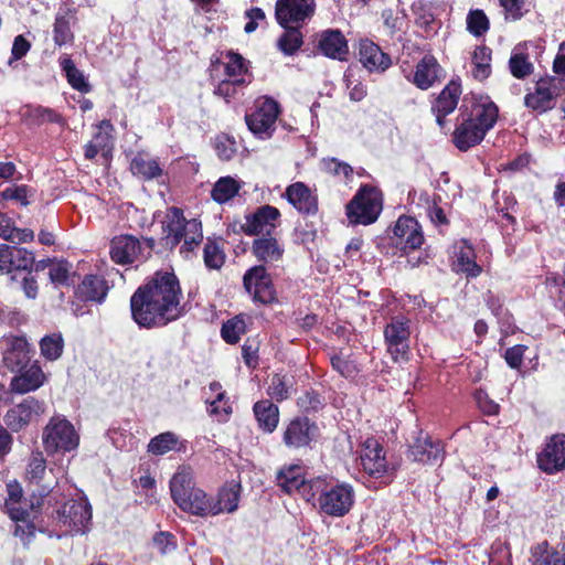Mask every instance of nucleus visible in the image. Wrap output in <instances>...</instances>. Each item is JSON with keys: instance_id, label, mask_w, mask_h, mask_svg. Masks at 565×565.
<instances>
[{"instance_id": "13", "label": "nucleus", "mask_w": 565, "mask_h": 565, "mask_svg": "<svg viewBox=\"0 0 565 565\" xmlns=\"http://www.w3.org/2000/svg\"><path fill=\"white\" fill-rule=\"evenodd\" d=\"M316 12V0H277L275 18L280 26L307 24Z\"/></svg>"}, {"instance_id": "31", "label": "nucleus", "mask_w": 565, "mask_h": 565, "mask_svg": "<svg viewBox=\"0 0 565 565\" xmlns=\"http://www.w3.org/2000/svg\"><path fill=\"white\" fill-rule=\"evenodd\" d=\"M532 565H565V542L551 545L543 541L531 548Z\"/></svg>"}, {"instance_id": "62", "label": "nucleus", "mask_w": 565, "mask_h": 565, "mask_svg": "<svg viewBox=\"0 0 565 565\" xmlns=\"http://www.w3.org/2000/svg\"><path fill=\"white\" fill-rule=\"evenodd\" d=\"M153 545L161 554H167L175 550L177 543L174 535L169 532H160L153 537Z\"/></svg>"}, {"instance_id": "45", "label": "nucleus", "mask_w": 565, "mask_h": 565, "mask_svg": "<svg viewBox=\"0 0 565 565\" xmlns=\"http://www.w3.org/2000/svg\"><path fill=\"white\" fill-rule=\"evenodd\" d=\"M61 67L65 72L67 82L74 89L81 93H88L90 90V86L85 79L84 74L75 66L71 58H63L61 61Z\"/></svg>"}, {"instance_id": "60", "label": "nucleus", "mask_w": 565, "mask_h": 565, "mask_svg": "<svg viewBox=\"0 0 565 565\" xmlns=\"http://www.w3.org/2000/svg\"><path fill=\"white\" fill-rule=\"evenodd\" d=\"M324 170L332 175H343L350 178L353 173V169L347 162L340 161L335 158L323 160Z\"/></svg>"}, {"instance_id": "26", "label": "nucleus", "mask_w": 565, "mask_h": 565, "mask_svg": "<svg viewBox=\"0 0 565 565\" xmlns=\"http://www.w3.org/2000/svg\"><path fill=\"white\" fill-rule=\"evenodd\" d=\"M317 47L327 57L345 61L349 54L348 41L338 29H327L317 35Z\"/></svg>"}, {"instance_id": "34", "label": "nucleus", "mask_w": 565, "mask_h": 565, "mask_svg": "<svg viewBox=\"0 0 565 565\" xmlns=\"http://www.w3.org/2000/svg\"><path fill=\"white\" fill-rule=\"evenodd\" d=\"M107 281L97 275H87L78 285L77 295L84 301L103 302L107 296Z\"/></svg>"}, {"instance_id": "43", "label": "nucleus", "mask_w": 565, "mask_h": 565, "mask_svg": "<svg viewBox=\"0 0 565 565\" xmlns=\"http://www.w3.org/2000/svg\"><path fill=\"white\" fill-rule=\"evenodd\" d=\"M239 190V184L231 177L220 178L214 184L211 196L217 203H225L234 198Z\"/></svg>"}, {"instance_id": "27", "label": "nucleus", "mask_w": 565, "mask_h": 565, "mask_svg": "<svg viewBox=\"0 0 565 565\" xmlns=\"http://www.w3.org/2000/svg\"><path fill=\"white\" fill-rule=\"evenodd\" d=\"M303 473V467L299 463L285 466L277 472V483L285 492H298L308 500L310 480L307 481Z\"/></svg>"}, {"instance_id": "41", "label": "nucleus", "mask_w": 565, "mask_h": 565, "mask_svg": "<svg viewBox=\"0 0 565 565\" xmlns=\"http://www.w3.org/2000/svg\"><path fill=\"white\" fill-rule=\"evenodd\" d=\"M71 11L58 12L55 18L53 25V40L57 46L72 43L74 40L73 32L71 30Z\"/></svg>"}, {"instance_id": "22", "label": "nucleus", "mask_w": 565, "mask_h": 565, "mask_svg": "<svg viewBox=\"0 0 565 565\" xmlns=\"http://www.w3.org/2000/svg\"><path fill=\"white\" fill-rule=\"evenodd\" d=\"M537 463L541 470L546 473H556L565 470V435L552 436L544 449L537 456Z\"/></svg>"}, {"instance_id": "9", "label": "nucleus", "mask_w": 565, "mask_h": 565, "mask_svg": "<svg viewBox=\"0 0 565 565\" xmlns=\"http://www.w3.org/2000/svg\"><path fill=\"white\" fill-rule=\"evenodd\" d=\"M53 522L65 532L84 534L92 520V507L84 498L70 500L52 515Z\"/></svg>"}, {"instance_id": "35", "label": "nucleus", "mask_w": 565, "mask_h": 565, "mask_svg": "<svg viewBox=\"0 0 565 565\" xmlns=\"http://www.w3.org/2000/svg\"><path fill=\"white\" fill-rule=\"evenodd\" d=\"M241 484L236 482H231L225 484L217 493L216 499L211 497V503L214 508L215 515L227 512L233 513L238 508L239 497H241Z\"/></svg>"}, {"instance_id": "6", "label": "nucleus", "mask_w": 565, "mask_h": 565, "mask_svg": "<svg viewBox=\"0 0 565 565\" xmlns=\"http://www.w3.org/2000/svg\"><path fill=\"white\" fill-rule=\"evenodd\" d=\"M382 207V192L372 185L364 184L347 205V216L353 224L370 225L377 220Z\"/></svg>"}, {"instance_id": "42", "label": "nucleus", "mask_w": 565, "mask_h": 565, "mask_svg": "<svg viewBox=\"0 0 565 565\" xmlns=\"http://www.w3.org/2000/svg\"><path fill=\"white\" fill-rule=\"evenodd\" d=\"M250 84V78H226L221 81L214 89V94L223 98L226 103L235 99L237 94Z\"/></svg>"}, {"instance_id": "1", "label": "nucleus", "mask_w": 565, "mask_h": 565, "mask_svg": "<svg viewBox=\"0 0 565 565\" xmlns=\"http://www.w3.org/2000/svg\"><path fill=\"white\" fill-rule=\"evenodd\" d=\"M181 299L178 277L170 271H157L132 294V319L147 329L164 327L183 315Z\"/></svg>"}, {"instance_id": "49", "label": "nucleus", "mask_w": 565, "mask_h": 565, "mask_svg": "<svg viewBox=\"0 0 565 565\" xmlns=\"http://www.w3.org/2000/svg\"><path fill=\"white\" fill-rule=\"evenodd\" d=\"M246 331V323L243 318L235 317L226 321L222 329L221 334L226 343L235 344L239 341L241 335Z\"/></svg>"}, {"instance_id": "14", "label": "nucleus", "mask_w": 565, "mask_h": 565, "mask_svg": "<svg viewBox=\"0 0 565 565\" xmlns=\"http://www.w3.org/2000/svg\"><path fill=\"white\" fill-rule=\"evenodd\" d=\"M320 435L318 425L308 417L298 416L285 427L282 443L289 449L311 448Z\"/></svg>"}, {"instance_id": "38", "label": "nucleus", "mask_w": 565, "mask_h": 565, "mask_svg": "<svg viewBox=\"0 0 565 565\" xmlns=\"http://www.w3.org/2000/svg\"><path fill=\"white\" fill-rule=\"evenodd\" d=\"M44 381V373L38 365H31L20 375L14 376L11 382V388L17 393H28L39 388Z\"/></svg>"}, {"instance_id": "29", "label": "nucleus", "mask_w": 565, "mask_h": 565, "mask_svg": "<svg viewBox=\"0 0 565 565\" xmlns=\"http://www.w3.org/2000/svg\"><path fill=\"white\" fill-rule=\"evenodd\" d=\"M288 202L302 214H315L318 211L317 198L310 189L302 182L290 184L286 189Z\"/></svg>"}, {"instance_id": "63", "label": "nucleus", "mask_w": 565, "mask_h": 565, "mask_svg": "<svg viewBox=\"0 0 565 565\" xmlns=\"http://www.w3.org/2000/svg\"><path fill=\"white\" fill-rule=\"evenodd\" d=\"M39 504V501L36 502V504L34 502H31L29 504L26 499H23L21 500V503H15L13 505V508L18 510L17 512L4 511V513H7L12 521L23 520L24 516H30L36 513L35 508Z\"/></svg>"}, {"instance_id": "17", "label": "nucleus", "mask_w": 565, "mask_h": 565, "mask_svg": "<svg viewBox=\"0 0 565 565\" xmlns=\"http://www.w3.org/2000/svg\"><path fill=\"white\" fill-rule=\"evenodd\" d=\"M360 460L363 471L372 478L379 479L393 473L394 468L388 466L383 446L373 437L366 438L362 444Z\"/></svg>"}, {"instance_id": "47", "label": "nucleus", "mask_w": 565, "mask_h": 565, "mask_svg": "<svg viewBox=\"0 0 565 565\" xmlns=\"http://www.w3.org/2000/svg\"><path fill=\"white\" fill-rule=\"evenodd\" d=\"M33 195L34 190L26 184H14L8 186L0 193L2 200L14 201L21 206H28L30 204V198H33Z\"/></svg>"}, {"instance_id": "24", "label": "nucleus", "mask_w": 565, "mask_h": 565, "mask_svg": "<svg viewBox=\"0 0 565 565\" xmlns=\"http://www.w3.org/2000/svg\"><path fill=\"white\" fill-rule=\"evenodd\" d=\"M408 457L416 462L435 465L444 458V446L440 440L420 433L409 446Z\"/></svg>"}, {"instance_id": "44", "label": "nucleus", "mask_w": 565, "mask_h": 565, "mask_svg": "<svg viewBox=\"0 0 565 565\" xmlns=\"http://www.w3.org/2000/svg\"><path fill=\"white\" fill-rule=\"evenodd\" d=\"M491 50L487 46H477L472 53L473 77L484 79L490 75Z\"/></svg>"}, {"instance_id": "16", "label": "nucleus", "mask_w": 565, "mask_h": 565, "mask_svg": "<svg viewBox=\"0 0 565 565\" xmlns=\"http://www.w3.org/2000/svg\"><path fill=\"white\" fill-rule=\"evenodd\" d=\"M25 479L29 484L36 487L38 494L49 495L57 486L53 469L46 468V461L41 451H33L25 468Z\"/></svg>"}, {"instance_id": "30", "label": "nucleus", "mask_w": 565, "mask_h": 565, "mask_svg": "<svg viewBox=\"0 0 565 565\" xmlns=\"http://www.w3.org/2000/svg\"><path fill=\"white\" fill-rule=\"evenodd\" d=\"M460 94V85L450 82L436 98L431 110L436 116V121L439 127H444L445 117L456 109Z\"/></svg>"}, {"instance_id": "51", "label": "nucleus", "mask_w": 565, "mask_h": 565, "mask_svg": "<svg viewBox=\"0 0 565 565\" xmlns=\"http://www.w3.org/2000/svg\"><path fill=\"white\" fill-rule=\"evenodd\" d=\"M28 115L38 125H42L44 122H53V124H57V125L65 124V120L62 117V115L49 107H43V106L30 107Z\"/></svg>"}, {"instance_id": "64", "label": "nucleus", "mask_w": 565, "mask_h": 565, "mask_svg": "<svg viewBox=\"0 0 565 565\" xmlns=\"http://www.w3.org/2000/svg\"><path fill=\"white\" fill-rule=\"evenodd\" d=\"M113 129V125L108 120H103L98 125V131L93 137V142L102 150L109 147L110 135L108 130Z\"/></svg>"}, {"instance_id": "20", "label": "nucleus", "mask_w": 565, "mask_h": 565, "mask_svg": "<svg viewBox=\"0 0 565 565\" xmlns=\"http://www.w3.org/2000/svg\"><path fill=\"white\" fill-rule=\"evenodd\" d=\"M45 412L43 402L29 396L8 409L4 423L12 431H20Z\"/></svg>"}, {"instance_id": "28", "label": "nucleus", "mask_w": 565, "mask_h": 565, "mask_svg": "<svg viewBox=\"0 0 565 565\" xmlns=\"http://www.w3.org/2000/svg\"><path fill=\"white\" fill-rule=\"evenodd\" d=\"M360 62L369 72H385L391 65L392 60L374 42L365 39L360 41L359 45Z\"/></svg>"}, {"instance_id": "5", "label": "nucleus", "mask_w": 565, "mask_h": 565, "mask_svg": "<svg viewBox=\"0 0 565 565\" xmlns=\"http://www.w3.org/2000/svg\"><path fill=\"white\" fill-rule=\"evenodd\" d=\"M170 492L174 503L184 512L196 516L215 515L214 508L204 490L195 487L192 470L179 467L170 480Z\"/></svg>"}, {"instance_id": "8", "label": "nucleus", "mask_w": 565, "mask_h": 565, "mask_svg": "<svg viewBox=\"0 0 565 565\" xmlns=\"http://www.w3.org/2000/svg\"><path fill=\"white\" fill-rule=\"evenodd\" d=\"M565 93V78L557 76H546L540 78L533 92L524 97V105L539 114L553 109L556 105V98Z\"/></svg>"}, {"instance_id": "40", "label": "nucleus", "mask_w": 565, "mask_h": 565, "mask_svg": "<svg viewBox=\"0 0 565 565\" xmlns=\"http://www.w3.org/2000/svg\"><path fill=\"white\" fill-rule=\"evenodd\" d=\"M302 26L296 24L282 26L285 32L278 39L277 46L285 55H294L301 47L303 35L300 29Z\"/></svg>"}, {"instance_id": "56", "label": "nucleus", "mask_w": 565, "mask_h": 565, "mask_svg": "<svg viewBox=\"0 0 565 565\" xmlns=\"http://www.w3.org/2000/svg\"><path fill=\"white\" fill-rule=\"evenodd\" d=\"M49 276L54 285H68L71 276L70 264L65 260L53 263L49 269Z\"/></svg>"}, {"instance_id": "53", "label": "nucleus", "mask_w": 565, "mask_h": 565, "mask_svg": "<svg viewBox=\"0 0 565 565\" xmlns=\"http://www.w3.org/2000/svg\"><path fill=\"white\" fill-rule=\"evenodd\" d=\"M35 513L30 516H24L23 520H15L13 534L19 537L23 545H28L35 535L34 524Z\"/></svg>"}, {"instance_id": "23", "label": "nucleus", "mask_w": 565, "mask_h": 565, "mask_svg": "<svg viewBox=\"0 0 565 565\" xmlns=\"http://www.w3.org/2000/svg\"><path fill=\"white\" fill-rule=\"evenodd\" d=\"M3 363L12 372L22 371L30 362V348L26 339L19 335L3 338Z\"/></svg>"}, {"instance_id": "19", "label": "nucleus", "mask_w": 565, "mask_h": 565, "mask_svg": "<svg viewBox=\"0 0 565 565\" xmlns=\"http://www.w3.org/2000/svg\"><path fill=\"white\" fill-rule=\"evenodd\" d=\"M279 210L271 205H263L253 213L245 215L241 228L248 236L264 237L271 235L277 227Z\"/></svg>"}, {"instance_id": "48", "label": "nucleus", "mask_w": 565, "mask_h": 565, "mask_svg": "<svg viewBox=\"0 0 565 565\" xmlns=\"http://www.w3.org/2000/svg\"><path fill=\"white\" fill-rule=\"evenodd\" d=\"M178 441L179 438L174 433H162L150 440L148 451L157 456L164 455L173 450Z\"/></svg>"}, {"instance_id": "12", "label": "nucleus", "mask_w": 565, "mask_h": 565, "mask_svg": "<svg viewBox=\"0 0 565 565\" xmlns=\"http://www.w3.org/2000/svg\"><path fill=\"white\" fill-rule=\"evenodd\" d=\"M384 342L392 359L397 362L406 359L409 352L411 320L404 316H394L383 331Z\"/></svg>"}, {"instance_id": "37", "label": "nucleus", "mask_w": 565, "mask_h": 565, "mask_svg": "<svg viewBox=\"0 0 565 565\" xmlns=\"http://www.w3.org/2000/svg\"><path fill=\"white\" fill-rule=\"evenodd\" d=\"M254 415L258 426L266 433H273L279 423V409L269 399H262L254 404Z\"/></svg>"}, {"instance_id": "46", "label": "nucleus", "mask_w": 565, "mask_h": 565, "mask_svg": "<svg viewBox=\"0 0 565 565\" xmlns=\"http://www.w3.org/2000/svg\"><path fill=\"white\" fill-rule=\"evenodd\" d=\"M63 348L64 341L60 333L45 335L40 341L41 354L49 361L57 360L63 353Z\"/></svg>"}, {"instance_id": "55", "label": "nucleus", "mask_w": 565, "mask_h": 565, "mask_svg": "<svg viewBox=\"0 0 565 565\" xmlns=\"http://www.w3.org/2000/svg\"><path fill=\"white\" fill-rule=\"evenodd\" d=\"M267 394L277 402L287 399L289 397V386L285 377L280 374L273 375L267 388Z\"/></svg>"}, {"instance_id": "11", "label": "nucleus", "mask_w": 565, "mask_h": 565, "mask_svg": "<svg viewBox=\"0 0 565 565\" xmlns=\"http://www.w3.org/2000/svg\"><path fill=\"white\" fill-rule=\"evenodd\" d=\"M79 437L65 418L53 417L43 431V444L49 454L71 451L78 446Z\"/></svg>"}, {"instance_id": "57", "label": "nucleus", "mask_w": 565, "mask_h": 565, "mask_svg": "<svg viewBox=\"0 0 565 565\" xmlns=\"http://www.w3.org/2000/svg\"><path fill=\"white\" fill-rule=\"evenodd\" d=\"M511 74L516 78H524L533 71V65L527 61V57L522 54L512 55L509 61Z\"/></svg>"}, {"instance_id": "59", "label": "nucleus", "mask_w": 565, "mask_h": 565, "mask_svg": "<svg viewBox=\"0 0 565 565\" xmlns=\"http://www.w3.org/2000/svg\"><path fill=\"white\" fill-rule=\"evenodd\" d=\"M500 4L504 9L505 18L513 21L520 20L527 12L523 0H500Z\"/></svg>"}, {"instance_id": "52", "label": "nucleus", "mask_w": 565, "mask_h": 565, "mask_svg": "<svg viewBox=\"0 0 565 565\" xmlns=\"http://www.w3.org/2000/svg\"><path fill=\"white\" fill-rule=\"evenodd\" d=\"M467 29L476 35L481 36L489 30V19L486 13L480 10H471L467 17Z\"/></svg>"}, {"instance_id": "21", "label": "nucleus", "mask_w": 565, "mask_h": 565, "mask_svg": "<svg viewBox=\"0 0 565 565\" xmlns=\"http://www.w3.org/2000/svg\"><path fill=\"white\" fill-rule=\"evenodd\" d=\"M394 244L403 253L418 249L424 243V234L419 223L412 216H401L394 226Z\"/></svg>"}, {"instance_id": "32", "label": "nucleus", "mask_w": 565, "mask_h": 565, "mask_svg": "<svg viewBox=\"0 0 565 565\" xmlns=\"http://www.w3.org/2000/svg\"><path fill=\"white\" fill-rule=\"evenodd\" d=\"M252 253L258 262L271 264L282 258L285 249L271 234L255 238L252 244Z\"/></svg>"}, {"instance_id": "4", "label": "nucleus", "mask_w": 565, "mask_h": 565, "mask_svg": "<svg viewBox=\"0 0 565 565\" xmlns=\"http://www.w3.org/2000/svg\"><path fill=\"white\" fill-rule=\"evenodd\" d=\"M182 241L180 254L189 258L203 241L202 224L196 218L186 220L180 207H169L162 221L161 243L164 247L173 249Z\"/></svg>"}, {"instance_id": "18", "label": "nucleus", "mask_w": 565, "mask_h": 565, "mask_svg": "<svg viewBox=\"0 0 565 565\" xmlns=\"http://www.w3.org/2000/svg\"><path fill=\"white\" fill-rule=\"evenodd\" d=\"M34 260L33 253L24 247L0 244V270L13 273V280H17L19 275L32 270Z\"/></svg>"}, {"instance_id": "61", "label": "nucleus", "mask_w": 565, "mask_h": 565, "mask_svg": "<svg viewBox=\"0 0 565 565\" xmlns=\"http://www.w3.org/2000/svg\"><path fill=\"white\" fill-rule=\"evenodd\" d=\"M475 401L480 411L487 415H495L499 412V405L493 402L487 392L483 390H477L475 393Z\"/></svg>"}, {"instance_id": "50", "label": "nucleus", "mask_w": 565, "mask_h": 565, "mask_svg": "<svg viewBox=\"0 0 565 565\" xmlns=\"http://www.w3.org/2000/svg\"><path fill=\"white\" fill-rule=\"evenodd\" d=\"M204 264L210 269H220L225 262V254L216 242L207 241L203 248Z\"/></svg>"}, {"instance_id": "25", "label": "nucleus", "mask_w": 565, "mask_h": 565, "mask_svg": "<svg viewBox=\"0 0 565 565\" xmlns=\"http://www.w3.org/2000/svg\"><path fill=\"white\" fill-rule=\"evenodd\" d=\"M443 68L435 56L426 54L416 64L414 72L406 76L417 88L427 90L441 79Z\"/></svg>"}, {"instance_id": "2", "label": "nucleus", "mask_w": 565, "mask_h": 565, "mask_svg": "<svg viewBox=\"0 0 565 565\" xmlns=\"http://www.w3.org/2000/svg\"><path fill=\"white\" fill-rule=\"evenodd\" d=\"M499 109L489 97H480L460 107L459 122L454 132V143L467 151L479 145L498 120Z\"/></svg>"}, {"instance_id": "10", "label": "nucleus", "mask_w": 565, "mask_h": 565, "mask_svg": "<svg viewBox=\"0 0 565 565\" xmlns=\"http://www.w3.org/2000/svg\"><path fill=\"white\" fill-rule=\"evenodd\" d=\"M280 113L279 104L271 97H263L256 102L255 110L246 114L248 129L259 139H269L275 129Z\"/></svg>"}, {"instance_id": "39", "label": "nucleus", "mask_w": 565, "mask_h": 565, "mask_svg": "<svg viewBox=\"0 0 565 565\" xmlns=\"http://www.w3.org/2000/svg\"><path fill=\"white\" fill-rule=\"evenodd\" d=\"M224 61V70L227 78H250L252 74L249 73V62L245 60L241 54L230 50L223 54Z\"/></svg>"}, {"instance_id": "58", "label": "nucleus", "mask_w": 565, "mask_h": 565, "mask_svg": "<svg viewBox=\"0 0 565 565\" xmlns=\"http://www.w3.org/2000/svg\"><path fill=\"white\" fill-rule=\"evenodd\" d=\"M23 499V490L19 482L11 481L7 483V498L4 499L3 511L17 512L18 510L13 505L21 503Z\"/></svg>"}, {"instance_id": "15", "label": "nucleus", "mask_w": 565, "mask_h": 565, "mask_svg": "<svg viewBox=\"0 0 565 565\" xmlns=\"http://www.w3.org/2000/svg\"><path fill=\"white\" fill-rule=\"evenodd\" d=\"M243 285L255 302L268 305L275 300L273 280L264 265H256L246 270Z\"/></svg>"}, {"instance_id": "33", "label": "nucleus", "mask_w": 565, "mask_h": 565, "mask_svg": "<svg viewBox=\"0 0 565 565\" xmlns=\"http://www.w3.org/2000/svg\"><path fill=\"white\" fill-rule=\"evenodd\" d=\"M458 252L456 253V271L465 274L467 277H478L482 268L476 263V253L468 241L462 239L457 246Z\"/></svg>"}, {"instance_id": "3", "label": "nucleus", "mask_w": 565, "mask_h": 565, "mask_svg": "<svg viewBox=\"0 0 565 565\" xmlns=\"http://www.w3.org/2000/svg\"><path fill=\"white\" fill-rule=\"evenodd\" d=\"M354 489L351 484L324 478L310 480L308 502L320 513L332 518L348 514L354 503Z\"/></svg>"}, {"instance_id": "36", "label": "nucleus", "mask_w": 565, "mask_h": 565, "mask_svg": "<svg viewBox=\"0 0 565 565\" xmlns=\"http://www.w3.org/2000/svg\"><path fill=\"white\" fill-rule=\"evenodd\" d=\"M130 170L134 175L146 181L157 179L163 173L159 161L145 152H138L132 158L130 162Z\"/></svg>"}, {"instance_id": "54", "label": "nucleus", "mask_w": 565, "mask_h": 565, "mask_svg": "<svg viewBox=\"0 0 565 565\" xmlns=\"http://www.w3.org/2000/svg\"><path fill=\"white\" fill-rule=\"evenodd\" d=\"M297 404L306 413L318 412L323 407V398L316 391L307 390L298 397Z\"/></svg>"}, {"instance_id": "7", "label": "nucleus", "mask_w": 565, "mask_h": 565, "mask_svg": "<svg viewBox=\"0 0 565 565\" xmlns=\"http://www.w3.org/2000/svg\"><path fill=\"white\" fill-rule=\"evenodd\" d=\"M154 245L156 241L152 237L139 239L128 234L119 235L111 239L109 254L116 264L128 265L148 259Z\"/></svg>"}]
</instances>
